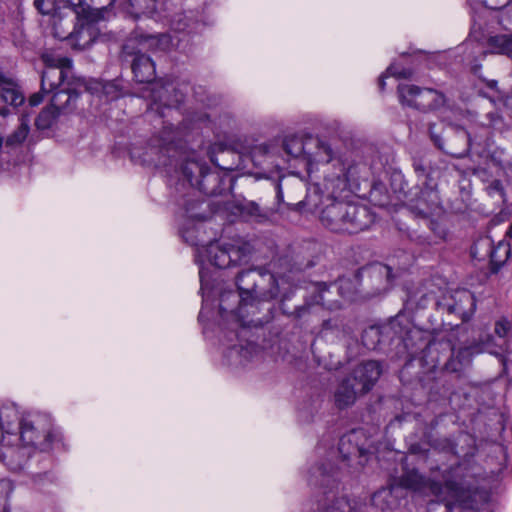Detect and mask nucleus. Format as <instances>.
Here are the masks:
<instances>
[{"mask_svg":"<svg viewBox=\"0 0 512 512\" xmlns=\"http://www.w3.org/2000/svg\"><path fill=\"white\" fill-rule=\"evenodd\" d=\"M184 179L191 187L196 188L206 196L222 195L229 189L226 181L231 179L221 172L213 170L205 161L188 158L181 164Z\"/></svg>","mask_w":512,"mask_h":512,"instance_id":"obj_4","label":"nucleus"},{"mask_svg":"<svg viewBox=\"0 0 512 512\" xmlns=\"http://www.w3.org/2000/svg\"><path fill=\"white\" fill-rule=\"evenodd\" d=\"M259 270L260 268H250L241 270L236 275L235 283L237 290L247 302H250L252 294L255 292V285Z\"/></svg>","mask_w":512,"mask_h":512,"instance_id":"obj_23","label":"nucleus"},{"mask_svg":"<svg viewBox=\"0 0 512 512\" xmlns=\"http://www.w3.org/2000/svg\"><path fill=\"white\" fill-rule=\"evenodd\" d=\"M378 86L381 91H384V89H385V76L384 75L379 77Z\"/></svg>","mask_w":512,"mask_h":512,"instance_id":"obj_62","label":"nucleus"},{"mask_svg":"<svg viewBox=\"0 0 512 512\" xmlns=\"http://www.w3.org/2000/svg\"><path fill=\"white\" fill-rule=\"evenodd\" d=\"M353 289L354 285L351 280H341L340 284L337 286V291L348 301H353L355 299L356 291Z\"/></svg>","mask_w":512,"mask_h":512,"instance_id":"obj_46","label":"nucleus"},{"mask_svg":"<svg viewBox=\"0 0 512 512\" xmlns=\"http://www.w3.org/2000/svg\"><path fill=\"white\" fill-rule=\"evenodd\" d=\"M310 145L313 144L316 148L315 152H311L309 150L308 153V162L312 163H330L333 160V151L330 145L319 139V138H309Z\"/></svg>","mask_w":512,"mask_h":512,"instance_id":"obj_30","label":"nucleus"},{"mask_svg":"<svg viewBox=\"0 0 512 512\" xmlns=\"http://www.w3.org/2000/svg\"><path fill=\"white\" fill-rule=\"evenodd\" d=\"M25 419H21L18 412L13 408H3L0 410V429L2 438L5 434L17 436L21 430L22 423ZM4 441V439H2Z\"/></svg>","mask_w":512,"mask_h":512,"instance_id":"obj_25","label":"nucleus"},{"mask_svg":"<svg viewBox=\"0 0 512 512\" xmlns=\"http://www.w3.org/2000/svg\"><path fill=\"white\" fill-rule=\"evenodd\" d=\"M489 192H498L501 196L504 195V188L500 180H494L488 187Z\"/></svg>","mask_w":512,"mask_h":512,"instance_id":"obj_57","label":"nucleus"},{"mask_svg":"<svg viewBox=\"0 0 512 512\" xmlns=\"http://www.w3.org/2000/svg\"><path fill=\"white\" fill-rule=\"evenodd\" d=\"M95 87H87L88 90L93 89L101 91L109 100L117 99L122 94V87L118 80H112L107 82H95Z\"/></svg>","mask_w":512,"mask_h":512,"instance_id":"obj_38","label":"nucleus"},{"mask_svg":"<svg viewBox=\"0 0 512 512\" xmlns=\"http://www.w3.org/2000/svg\"><path fill=\"white\" fill-rule=\"evenodd\" d=\"M79 95V92L75 89H61L54 93L50 105L56 108L61 114L70 113L76 108V101Z\"/></svg>","mask_w":512,"mask_h":512,"instance_id":"obj_24","label":"nucleus"},{"mask_svg":"<svg viewBox=\"0 0 512 512\" xmlns=\"http://www.w3.org/2000/svg\"><path fill=\"white\" fill-rule=\"evenodd\" d=\"M344 203L345 201L333 200L321 211V223L332 232L339 233L343 226L342 216H344Z\"/></svg>","mask_w":512,"mask_h":512,"instance_id":"obj_21","label":"nucleus"},{"mask_svg":"<svg viewBox=\"0 0 512 512\" xmlns=\"http://www.w3.org/2000/svg\"><path fill=\"white\" fill-rule=\"evenodd\" d=\"M129 40L135 41V46L142 52L143 50L167 52L172 47V38L167 33L145 34L133 32Z\"/></svg>","mask_w":512,"mask_h":512,"instance_id":"obj_20","label":"nucleus"},{"mask_svg":"<svg viewBox=\"0 0 512 512\" xmlns=\"http://www.w3.org/2000/svg\"><path fill=\"white\" fill-rule=\"evenodd\" d=\"M253 252L252 243L243 238L232 239L223 244H211L207 250L209 262L220 269L248 264Z\"/></svg>","mask_w":512,"mask_h":512,"instance_id":"obj_8","label":"nucleus"},{"mask_svg":"<svg viewBox=\"0 0 512 512\" xmlns=\"http://www.w3.org/2000/svg\"><path fill=\"white\" fill-rule=\"evenodd\" d=\"M511 256V244L506 241H500L497 245L492 243L489 261L490 271L496 274Z\"/></svg>","mask_w":512,"mask_h":512,"instance_id":"obj_28","label":"nucleus"},{"mask_svg":"<svg viewBox=\"0 0 512 512\" xmlns=\"http://www.w3.org/2000/svg\"><path fill=\"white\" fill-rule=\"evenodd\" d=\"M397 96L402 106L421 113L436 112L445 107L447 103V98L441 91L414 84H399Z\"/></svg>","mask_w":512,"mask_h":512,"instance_id":"obj_9","label":"nucleus"},{"mask_svg":"<svg viewBox=\"0 0 512 512\" xmlns=\"http://www.w3.org/2000/svg\"><path fill=\"white\" fill-rule=\"evenodd\" d=\"M428 227L430 231L434 234L436 239H443L444 238V230L441 228L440 224L436 220H429Z\"/></svg>","mask_w":512,"mask_h":512,"instance_id":"obj_53","label":"nucleus"},{"mask_svg":"<svg viewBox=\"0 0 512 512\" xmlns=\"http://www.w3.org/2000/svg\"><path fill=\"white\" fill-rule=\"evenodd\" d=\"M448 492L440 501L445 504L447 512H472L476 503L477 488L464 479H447Z\"/></svg>","mask_w":512,"mask_h":512,"instance_id":"obj_13","label":"nucleus"},{"mask_svg":"<svg viewBox=\"0 0 512 512\" xmlns=\"http://www.w3.org/2000/svg\"><path fill=\"white\" fill-rule=\"evenodd\" d=\"M279 294V287L277 280L271 272L260 268L255 285V292H253L249 302L248 314L254 317L259 316L261 309L266 311L267 307H272L269 302L275 299Z\"/></svg>","mask_w":512,"mask_h":512,"instance_id":"obj_15","label":"nucleus"},{"mask_svg":"<svg viewBox=\"0 0 512 512\" xmlns=\"http://www.w3.org/2000/svg\"><path fill=\"white\" fill-rule=\"evenodd\" d=\"M10 114V109L7 107H0V115L6 117Z\"/></svg>","mask_w":512,"mask_h":512,"instance_id":"obj_63","label":"nucleus"},{"mask_svg":"<svg viewBox=\"0 0 512 512\" xmlns=\"http://www.w3.org/2000/svg\"><path fill=\"white\" fill-rule=\"evenodd\" d=\"M199 21L194 17L193 12L175 14L171 20V27L177 32L191 33L196 30Z\"/></svg>","mask_w":512,"mask_h":512,"instance_id":"obj_33","label":"nucleus"},{"mask_svg":"<svg viewBox=\"0 0 512 512\" xmlns=\"http://www.w3.org/2000/svg\"><path fill=\"white\" fill-rule=\"evenodd\" d=\"M46 93L45 92H42V90H40V92H37V93H34L32 94L30 97H29V104L31 106H37L39 105L43 99H44V95Z\"/></svg>","mask_w":512,"mask_h":512,"instance_id":"obj_56","label":"nucleus"},{"mask_svg":"<svg viewBox=\"0 0 512 512\" xmlns=\"http://www.w3.org/2000/svg\"><path fill=\"white\" fill-rule=\"evenodd\" d=\"M382 374L378 361H363L344 376L337 384L334 393V405L339 410L353 406L356 401L369 393Z\"/></svg>","mask_w":512,"mask_h":512,"instance_id":"obj_1","label":"nucleus"},{"mask_svg":"<svg viewBox=\"0 0 512 512\" xmlns=\"http://www.w3.org/2000/svg\"><path fill=\"white\" fill-rule=\"evenodd\" d=\"M387 73L399 79H409L413 76V71L410 68H398L396 65H390Z\"/></svg>","mask_w":512,"mask_h":512,"instance_id":"obj_51","label":"nucleus"},{"mask_svg":"<svg viewBox=\"0 0 512 512\" xmlns=\"http://www.w3.org/2000/svg\"><path fill=\"white\" fill-rule=\"evenodd\" d=\"M359 290L366 295L374 296L386 291L393 280L392 268L380 262H373L359 268L355 275Z\"/></svg>","mask_w":512,"mask_h":512,"instance_id":"obj_11","label":"nucleus"},{"mask_svg":"<svg viewBox=\"0 0 512 512\" xmlns=\"http://www.w3.org/2000/svg\"><path fill=\"white\" fill-rule=\"evenodd\" d=\"M343 226L339 233L357 234L368 229L374 223V214L371 210L361 204L352 202L344 203Z\"/></svg>","mask_w":512,"mask_h":512,"instance_id":"obj_17","label":"nucleus"},{"mask_svg":"<svg viewBox=\"0 0 512 512\" xmlns=\"http://www.w3.org/2000/svg\"><path fill=\"white\" fill-rule=\"evenodd\" d=\"M303 188L304 185L300 180L281 177L276 185L277 199L279 202L285 203L284 193H286L287 204H294L299 200Z\"/></svg>","mask_w":512,"mask_h":512,"instance_id":"obj_22","label":"nucleus"},{"mask_svg":"<svg viewBox=\"0 0 512 512\" xmlns=\"http://www.w3.org/2000/svg\"><path fill=\"white\" fill-rule=\"evenodd\" d=\"M491 246L492 239L490 237H480L471 246L470 255L473 259L479 261L489 259Z\"/></svg>","mask_w":512,"mask_h":512,"instance_id":"obj_37","label":"nucleus"},{"mask_svg":"<svg viewBox=\"0 0 512 512\" xmlns=\"http://www.w3.org/2000/svg\"><path fill=\"white\" fill-rule=\"evenodd\" d=\"M494 332L501 338H508L512 335V321L507 317H501L495 322Z\"/></svg>","mask_w":512,"mask_h":512,"instance_id":"obj_42","label":"nucleus"},{"mask_svg":"<svg viewBox=\"0 0 512 512\" xmlns=\"http://www.w3.org/2000/svg\"><path fill=\"white\" fill-rule=\"evenodd\" d=\"M469 351L467 348H461L456 352L452 350L451 356L443 366L442 372L453 376L455 379L462 377L465 364L469 362Z\"/></svg>","mask_w":512,"mask_h":512,"instance_id":"obj_27","label":"nucleus"},{"mask_svg":"<svg viewBox=\"0 0 512 512\" xmlns=\"http://www.w3.org/2000/svg\"><path fill=\"white\" fill-rule=\"evenodd\" d=\"M1 99L3 100V102L13 107H18L24 103L25 97L23 93L17 88L2 87Z\"/></svg>","mask_w":512,"mask_h":512,"instance_id":"obj_41","label":"nucleus"},{"mask_svg":"<svg viewBox=\"0 0 512 512\" xmlns=\"http://www.w3.org/2000/svg\"><path fill=\"white\" fill-rule=\"evenodd\" d=\"M11 492L10 484L4 480L0 481V512H9L8 498Z\"/></svg>","mask_w":512,"mask_h":512,"instance_id":"obj_47","label":"nucleus"},{"mask_svg":"<svg viewBox=\"0 0 512 512\" xmlns=\"http://www.w3.org/2000/svg\"><path fill=\"white\" fill-rule=\"evenodd\" d=\"M236 208L242 213L247 214L249 216H260L261 208L258 203L254 201H238L236 204Z\"/></svg>","mask_w":512,"mask_h":512,"instance_id":"obj_43","label":"nucleus"},{"mask_svg":"<svg viewBox=\"0 0 512 512\" xmlns=\"http://www.w3.org/2000/svg\"><path fill=\"white\" fill-rule=\"evenodd\" d=\"M409 451L412 454L424 455L428 450L424 448L421 444L415 443L410 446Z\"/></svg>","mask_w":512,"mask_h":512,"instance_id":"obj_58","label":"nucleus"},{"mask_svg":"<svg viewBox=\"0 0 512 512\" xmlns=\"http://www.w3.org/2000/svg\"><path fill=\"white\" fill-rule=\"evenodd\" d=\"M384 186L382 184L375 185L372 190L370 191V197L373 199L376 193L380 192L381 189H383Z\"/></svg>","mask_w":512,"mask_h":512,"instance_id":"obj_61","label":"nucleus"},{"mask_svg":"<svg viewBox=\"0 0 512 512\" xmlns=\"http://www.w3.org/2000/svg\"><path fill=\"white\" fill-rule=\"evenodd\" d=\"M336 163L338 165L339 172L335 173L333 177L338 179V180H348L349 179L348 175L350 173V168H346L344 163L340 159H337Z\"/></svg>","mask_w":512,"mask_h":512,"instance_id":"obj_52","label":"nucleus"},{"mask_svg":"<svg viewBox=\"0 0 512 512\" xmlns=\"http://www.w3.org/2000/svg\"><path fill=\"white\" fill-rule=\"evenodd\" d=\"M41 60L45 68L72 69V60L68 57H60L53 53H43Z\"/></svg>","mask_w":512,"mask_h":512,"instance_id":"obj_40","label":"nucleus"},{"mask_svg":"<svg viewBox=\"0 0 512 512\" xmlns=\"http://www.w3.org/2000/svg\"><path fill=\"white\" fill-rule=\"evenodd\" d=\"M18 435L23 446L41 454L49 452L53 448L54 443L60 440L51 430L40 431L33 421L26 419L22 423Z\"/></svg>","mask_w":512,"mask_h":512,"instance_id":"obj_16","label":"nucleus"},{"mask_svg":"<svg viewBox=\"0 0 512 512\" xmlns=\"http://www.w3.org/2000/svg\"><path fill=\"white\" fill-rule=\"evenodd\" d=\"M0 461L11 471L25 472L35 485L53 482L52 459L49 455L31 451L27 447L5 446L0 449Z\"/></svg>","mask_w":512,"mask_h":512,"instance_id":"obj_2","label":"nucleus"},{"mask_svg":"<svg viewBox=\"0 0 512 512\" xmlns=\"http://www.w3.org/2000/svg\"><path fill=\"white\" fill-rule=\"evenodd\" d=\"M108 6L100 8L79 7L75 10L77 22L71 32L64 33L59 30V22L53 24V35L61 40H67L72 49L82 51L89 48L99 37L98 22L105 18Z\"/></svg>","mask_w":512,"mask_h":512,"instance_id":"obj_3","label":"nucleus"},{"mask_svg":"<svg viewBox=\"0 0 512 512\" xmlns=\"http://www.w3.org/2000/svg\"><path fill=\"white\" fill-rule=\"evenodd\" d=\"M415 241L421 245H431L432 243H435V239H432L430 236H422L419 235L415 238Z\"/></svg>","mask_w":512,"mask_h":512,"instance_id":"obj_59","label":"nucleus"},{"mask_svg":"<svg viewBox=\"0 0 512 512\" xmlns=\"http://www.w3.org/2000/svg\"><path fill=\"white\" fill-rule=\"evenodd\" d=\"M487 47L493 54L512 56V34H497L487 39Z\"/></svg>","mask_w":512,"mask_h":512,"instance_id":"obj_32","label":"nucleus"},{"mask_svg":"<svg viewBox=\"0 0 512 512\" xmlns=\"http://www.w3.org/2000/svg\"><path fill=\"white\" fill-rule=\"evenodd\" d=\"M512 2V0H483V3L495 10H500L505 8L507 5H509Z\"/></svg>","mask_w":512,"mask_h":512,"instance_id":"obj_54","label":"nucleus"},{"mask_svg":"<svg viewBox=\"0 0 512 512\" xmlns=\"http://www.w3.org/2000/svg\"><path fill=\"white\" fill-rule=\"evenodd\" d=\"M202 204L203 202L200 201H188L185 204V211L188 217L198 221H205L207 219V216L202 212L198 211V208H200Z\"/></svg>","mask_w":512,"mask_h":512,"instance_id":"obj_44","label":"nucleus"},{"mask_svg":"<svg viewBox=\"0 0 512 512\" xmlns=\"http://www.w3.org/2000/svg\"><path fill=\"white\" fill-rule=\"evenodd\" d=\"M174 124L168 123L159 140L158 162L163 166H177L178 161L183 155V145L181 141L176 140Z\"/></svg>","mask_w":512,"mask_h":512,"instance_id":"obj_19","label":"nucleus"},{"mask_svg":"<svg viewBox=\"0 0 512 512\" xmlns=\"http://www.w3.org/2000/svg\"><path fill=\"white\" fill-rule=\"evenodd\" d=\"M162 97L159 96V101L155 100L149 107L150 111H155L161 118H166L172 113H178L177 109L161 103Z\"/></svg>","mask_w":512,"mask_h":512,"instance_id":"obj_45","label":"nucleus"},{"mask_svg":"<svg viewBox=\"0 0 512 512\" xmlns=\"http://www.w3.org/2000/svg\"><path fill=\"white\" fill-rule=\"evenodd\" d=\"M308 145H310L309 139L304 141L302 138L298 136H287L283 140V149L285 153L293 158H298L300 156H305L308 159Z\"/></svg>","mask_w":512,"mask_h":512,"instance_id":"obj_31","label":"nucleus"},{"mask_svg":"<svg viewBox=\"0 0 512 512\" xmlns=\"http://www.w3.org/2000/svg\"><path fill=\"white\" fill-rule=\"evenodd\" d=\"M453 379V376L442 372V375L439 377V380L442 382V391L437 393L443 397L454 394L455 387L451 384Z\"/></svg>","mask_w":512,"mask_h":512,"instance_id":"obj_48","label":"nucleus"},{"mask_svg":"<svg viewBox=\"0 0 512 512\" xmlns=\"http://www.w3.org/2000/svg\"><path fill=\"white\" fill-rule=\"evenodd\" d=\"M366 505L357 500H350L345 496L334 498L323 507V512H364Z\"/></svg>","mask_w":512,"mask_h":512,"instance_id":"obj_29","label":"nucleus"},{"mask_svg":"<svg viewBox=\"0 0 512 512\" xmlns=\"http://www.w3.org/2000/svg\"><path fill=\"white\" fill-rule=\"evenodd\" d=\"M227 155H235V154L232 151H230V150L223 149V150H221L219 152V154L217 156L212 158V161L220 169L232 171V170H234L236 168V166L234 165V163L231 164V165H228V164L224 163V158Z\"/></svg>","mask_w":512,"mask_h":512,"instance_id":"obj_49","label":"nucleus"},{"mask_svg":"<svg viewBox=\"0 0 512 512\" xmlns=\"http://www.w3.org/2000/svg\"><path fill=\"white\" fill-rule=\"evenodd\" d=\"M399 192L408 208L416 216L428 219L439 208L440 197L436 185L426 182L425 185L414 183L413 179L404 180Z\"/></svg>","mask_w":512,"mask_h":512,"instance_id":"obj_6","label":"nucleus"},{"mask_svg":"<svg viewBox=\"0 0 512 512\" xmlns=\"http://www.w3.org/2000/svg\"><path fill=\"white\" fill-rule=\"evenodd\" d=\"M156 0H128V13L138 19L142 15H150L156 11Z\"/></svg>","mask_w":512,"mask_h":512,"instance_id":"obj_35","label":"nucleus"},{"mask_svg":"<svg viewBox=\"0 0 512 512\" xmlns=\"http://www.w3.org/2000/svg\"><path fill=\"white\" fill-rule=\"evenodd\" d=\"M461 469L462 465L458 463L455 466H451L448 470H445L442 474V483L430 478H426L420 474L417 469L405 468L402 475L397 479V485L415 492L430 493L431 495L441 500L448 492V488L446 487V480L459 479L463 475L459 473Z\"/></svg>","mask_w":512,"mask_h":512,"instance_id":"obj_10","label":"nucleus"},{"mask_svg":"<svg viewBox=\"0 0 512 512\" xmlns=\"http://www.w3.org/2000/svg\"><path fill=\"white\" fill-rule=\"evenodd\" d=\"M3 85L11 86L13 85V81L0 72V86Z\"/></svg>","mask_w":512,"mask_h":512,"instance_id":"obj_60","label":"nucleus"},{"mask_svg":"<svg viewBox=\"0 0 512 512\" xmlns=\"http://www.w3.org/2000/svg\"><path fill=\"white\" fill-rule=\"evenodd\" d=\"M436 308L439 312L456 316L466 323L476 310V299L469 290L457 289L444 293L437 300Z\"/></svg>","mask_w":512,"mask_h":512,"instance_id":"obj_14","label":"nucleus"},{"mask_svg":"<svg viewBox=\"0 0 512 512\" xmlns=\"http://www.w3.org/2000/svg\"><path fill=\"white\" fill-rule=\"evenodd\" d=\"M34 6L42 15H50L55 10V0H34Z\"/></svg>","mask_w":512,"mask_h":512,"instance_id":"obj_50","label":"nucleus"},{"mask_svg":"<svg viewBox=\"0 0 512 512\" xmlns=\"http://www.w3.org/2000/svg\"><path fill=\"white\" fill-rule=\"evenodd\" d=\"M71 69L45 68L41 75V90L51 93L68 78Z\"/></svg>","mask_w":512,"mask_h":512,"instance_id":"obj_26","label":"nucleus"},{"mask_svg":"<svg viewBox=\"0 0 512 512\" xmlns=\"http://www.w3.org/2000/svg\"><path fill=\"white\" fill-rule=\"evenodd\" d=\"M487 87L490 89H495L497 87V81L496 80H490L487 82Z\"/></svg>","mask_w":512,"mask_h":512,"instance_id":"obj_64","label":"nucleus"},{"mask_svg":"<svg viewBox=\"0 0 512 512\" xmlns=\"http://www.w3.org/2000/svg\"><path fill=\"white\" fill-rule=\"evenodd\" d=\"M412 167L416 173V183L420 185H425L426 182L432 183L430 167L422 157H413Z\"/></svg>","mask_w":512,"mask_h":512,"instance_id":"obj_39","label":"nucleus"},{"mask_svg":"<svg viewBox=\"0 0 512 512\" xmlns=\"http://www.w3.org/2000/svg\"><path fill=\"white\" fill-rule=\"evenodd\" d=\"M219 312L221 317L232 316L240 327H262L269 323L272 318V307H267L262 316L254 317L248 314L249 302L243 299V296L234 290H224L220 294Z\"/></svg>","mask_w":512,"mask_h":512,"instance_id":"obj_7","label":"nucleus"},{"mask_svg":"<svg viewBox=\"0 0 512 512\" xmlns=\"http://www.w3.org/2000/svg\"><path fill=\"white\" fill-rule=\"evenodd\" d=\"M428 133L434 146L453 158H464L470 152L471 137L462 126L455 124L443 126L430 123Z\"/></svg>","mask_w":512,"mask_h":512,"instance_id":"obj_5","label":"nucleus"},{"mask_svg":"<svg viewBox=\"0 0 512 512\" xmlns=\"http://www.w3.org/2000/svg\"><path fill=\"white\" fill-rule=\"evenodd\" d=\"M30 131L27 120L23 117L19 126L6 138L5 148L10 151L19 148L27 139Z\"/></svg>","mask_w":512,"mask_h":512,"instance_id":"obj_34","label":"nucleus"},{"mask_svg":"<svg viewBox=\"0 0 512 512\" xmlns=\"http://www.w3.org/2000/svg\"><path fill=\"white\" fill-rule=\"evenodd\" d=\"M314 287L312 303L305 302L303 304L290 305L289 302L293 300V297L285 296L280 303L282 313L298 320L309 314L312 304L331 307L333 301L327 296V294H330V286H327L326 283H317Z\"/></svg>","mask_w":512,"mask_h":512,"instance_id":"obj_18","label":"nucleus"},{"mask_svg":"<svg viewBox=\"0 0 512 512\" xmlns=\"http://www.w3.org/2000/svg\"><path fill=\"white\" fill-rule=\"evenodd\" d=\"M391 494V491L388 490V489H382V490H379L377 492L374 493L373 497H372V501L374 502L375 505H379V501L382 500V499H385L387 496H389Z\"/></svg>","mask_w":512,"mask_h":512,"instance_id":"obj_55","label":"nucleus"},{"mask_svg":"<svg viewBox=\"0 0 512 512\" xmlns=\"http://www.w3.org/2000/svg\"><path fill=\"white\" fill-rule=\"evenodd\" d=\"M120 60L129 65L137 83L150 84L156 78L155 63L135 46L134 40H127L121 50Z\"/></svg>","mask_w":512,"mask_h":512,"instance_id":"obj_12","label":"nucleus"},{"mask_svg":"<svg viewBox=\"0 0 512 512\" xmlns=\"http://www.w3.org/2000/svg\"><path fill=\"white\" fill-rule=\"evenodd\" d=\"M61 113L51 105L44 107L35 119V126L39 130L50 129Z\"/></svg>","mask_w":512,"mask_h":512,"instance_id":"obj_36","label":"nucleus"}]
</instances>
